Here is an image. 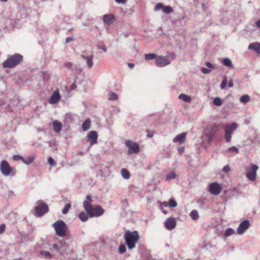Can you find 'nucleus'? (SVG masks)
Returning a JSON list of instances; mask_svg holds the SVG:
<instances>
[{
  "mask_svg": "<svg viewBox=\"0 0 260 260\" xmlns=\"http://www.w3.org/2000/svg\"><path fill=\"white\" fill-rule=\"evenodd\" d=\"M77 87V86L75 84V83H73L71 86H70V87H69L68 86H66V89L68 91V92H71V91L74 90L76 89V88Z\"/></svg>",
  "mask_w": 260,
  "mask_h": 260,
  "instance_id": "37998d69",
  "label": "nucleus"
},
{
  "mask_svg": "<svg viewBox=\"0 0 260 260\" xmlns=\"http://www.w3.org/2000/svg\"><path fill=\"white\" fill-rule=\"evenodd\" d=\"M92 202V199L91 196L90 194H87L86 196V199L83 202V205L84 209H86L87 208L89 207L91 205V203Z\"/></svg>",
  "mask_w": 260,
  "mask_h": 260,
  "instance_id": "aec40b11",
  "label": "nucleus"
},
{
  "mask_svg": "<svg viewBox=\"0 0 260 260\" xmlns=\"http://www.w3.org/2000/svg\"><path fill=\"white\" fill-rule=\"evenodd\" d=\"M250 225L249 221L244 220L242 221L237 228V233L239 235H243L245 231L249 228Z\"/></svg>",
  "mask_w": 260,
  "mask_h": 260,
  "instance_id": "4468645a",
  "label": "nucleus"
},
{
  "mask_svg": "<svg viewBox=\"0 0 260 260\" xmlns=\"http://www.w3.org/2000/svg\"><path fill=\"white\" fill-rule=\"evenodd\" d=\"M81 56L83 59L84 61L85 62L86 66L87 68L90 69L93 67V55L92 54L87 55L86 54H82Z\"/></svg>",
  "mask_w": 260,
  "mask_h": 260,
  "instance_id": "2eb2a0df",
  "label": "nucleus"
},
{
  "mask_svg": "<svg viewBox=\"0 0 260 260\" xmlns=\"http://www.w3.org/2000/svg\"><path fill=\"white\" fill-rule=\"evenodd\" d=\"M23 157L18 154H15L13 156V158L14 160L17 161L21 160L22 161Z\"/></svg>",
  "mask_w": 260,
  "mask_h": 260,
  "instance_id": "de8ad7c7",
  "label": "nucleus"
},
{
  "mask_svg": "<svg viewBox=\"0 0 260 260\" xmlns=\"http://www.w3.org/2000/svg\"><path fill=\"white\" fill-rule=\"evenodd\" d=\"M248 49L250 50H254L258 54L260 53V43H252L249 45Z\"/></svg>",
  "mask_w": 260,
  "mask_h": 260,
  "instance_id": "412c9836",
  "label": "nucleus"
},
{
  "mask_svg": "<svg viewBox=\"0 0 260 260\" xmlns=\"http://www.w3.org/2000/svg\"><path fill=\"white\" fill-rule=\"evenodd\" d=\"M125 244L129 249H132L136 247V244L138 241L139 235L137 231L131 232L127 231L124 236Z\"/></svg>",
  "mask_w": 260,
  "mask_h": 260,
  "instance_id": "f257e3e1",
  "label": "nucleus"
},
{
  "mask_svg": "<svg viewBox=\"0 0 260 260\" xmlns=\"http://www.w3.org/2000/svg\"><path fill=\"white\" fill-rule=\"evenodd\" d=\"M237 127V124L236 123H233L225 126L224 128V137L226 142H229L231 140L232 134Z\"/></svg>",
  "mask_w": 260,
  "mask_h": 260,
  "instance_id": "1a4fd4ad",
  "label": "nucleus"
},
{
  "mask_svg": "<svg viewBox=\"0 0 260 260\" xmlns=\"http://www.w3.org/2000/svg\"><path fill=\"white\" fill-rule=\"evenodd\" d=\"M0 170L3 175L8 176L11 174L12 168L7 160H3L1 162Z\"/></svg>",
  "mask_w": 260,
  "mask_h": 260,
  "instance_id": "9d476101",
  "label": "nucleus"
},
{
  "mask_svg": "<svg viewBox=\"0 0 260 260\" xmlns=\"http://www.w3.org/2000/svg\"><path fill=\"white\" fill-rule=\"evenodd\" d=\"M117 3L119 4H124L126 0H115Z\"/></svg>",
  "mask_w": 260,
  "mask_h": 260,
  "instance_id": "0e129e2a",
  "label": "nucleus"
},
{
  "mask_svg": "<svg viewBox=\"0 0 260 260\" xmlns=\"http://www.w3.org/2000/svg\"><path fill=\"white\" fill-rule=\"evenodd\" d=\"M98 137V133L94 131H90L87 135L88 141L90 143V144L96 143Z\"/></svg>",
  "mask_w": 260,
  "mask_h": 260,
  "instance_id": "a211bd4d",
  "label": "nucleus"
},
{
  "mask_svg": "<svg viewBox=\"0 0 260 260\" xmlns=\"http://www.w3.org/2000/svg\"><path fill=\"white\" fill-rule=\"evenodd\" d=\"M250 100L249 96L247 94L243 95L240 98V102L242 103L246 104Z\"/></svg>",
  "mask_w": 260,
  "mask_h": 260,
  "instance_id": "473e14b6",
  "label": "nucleus"
},
{
  "mask_svg": "<svg viewBox=\"0 0 260 260\" xmlns=\"http://www.w3.org/2000/svg\"><path fill=\"white\" fill-rule=\"evenodd\" d=\"M206 66L208 68H209L210 69H213L214 68L213 65L211 63L209 62V61H207V62H206Z\"/></svg>",
  "mask_w": 260,
  "mask_h": 260,
  "instance_id": "bf43d9fd",
  "label": "nucleus"
},
{
  "mask_svg": "<svg viewBox=\"0 0 260 260\" xmlns=\"http://www.w3.org/2000/svg\"><path fill=\"white\" fill-rule=\"evenodd\" d=\"M35 158L34 156H29L26 158L23 157L22 162L27 165H29L34 161Z\"/></svg>",
  "mask_w": 260,
  "mask_h": 260,
  "instance_id": "a878e982",
  "label": "nucleus"
},
{
  "mask_svg": "<svg viewBox=\"0 0 260 260\" xmlns=\"http://www.w3.org/2000/svg\"><path fill=\"white\" fill-rule=\"evenodd\" d=\"M223 64L226 67H231L232 66V62L231 59L229 58H224L222 60Z\"/></svg>",
  "mask_w": 260,
  "mask_h": 260,
  "instance_id": "f704fd0d",
  "label": "nucleus"
},
{
  "mask_svg": "<svg viewBox=\"0 0 260 260\" xmlns=\"http://www.w3.org/2000/svg\"><path fill=\"white\" fill-rule=\"evenodd\" d=\"M23 60V56L19 53H15L9 57L3 63L4 68H13L20 64Z\"/></svg>",
  "mask_w": 260,
  "mask_h": 260,
  "instance_id": "f03ea898",
  "label": "nucleus"
},
{
  "mask_svg": "<svg viewBox=\"0 0 260 260\" xmlns=\"http://www.w3.org/2000/svg\"><path fill=\"white\" fill-rule=\"evenodd\" d=\"M213 103L214 105L220 106L222 105L221 99L219 97H216L213 99Z\"/></svg>",
  "mask_w": 260,
  "mask_h": 260,
  "instance_id": "e433bc0d",
  "label": "nucleus"
},
{
  "mask_svg": "<svg viewBox=\"0 0 260 260\" xmlns=\"http://www.w3.org/2000/svg\"><path fill=\"white\" fill-rule=\"evenodd\" d=\"M160 182V180L158 179H156V178H154L151 182L149 184V186L151 185H153L154 187L153 188V190H154L156 188L157 185Z\"/></svg>",
  "mask_w": 260,
  "mask_h": 260,
  "instance_id": "c756f323",
  "label": "nucleus"
},
{
  "mask_svg": "<svg viewBox=\"0 0 260 260\" xmlns=\"http://www.w3.org/2000/svg\"><path fill=\"white\" fill-rule=\"evenodd\" d=\"M109 100L110 101H115L118 99V95L116 93L113 92H110L109 93Z\"/></svg>",
  "mask_w": 260,
  "mask_h": 260,
  "instance_id": "c9c22d12",
  "label": "nucleus"
},
{
  "mask_svg": "<svg viewBox=\"0 0 260 260\" xmlns=\"http://www.w3.org/2000/svg\"><path fill=\"white\" fill-rule=\"evenodd\" d=\"M121 176L124 179H129L130 177H131V174L129 173V172L127 170H126V169H122L121 170Z\"/></svg>",
  "mask_w": 260,
  "mask_h": 260,
  "instance_id": "393cba45",
  "label": "nucleus"
},
{
  "mask_svg": "<svg viewBox=\"0 0 260 260\" xmlns=\"http://www.w3.org/2000/svg\"><path fill=\"white\" fill-rule=\"evenodd\" d=\"M235 233V231L234 229L229 228L225 230L224 236L225 237H228L233 235Z\"/></svg>",
  "mask_w": 260,
  "mask_h": 260,
  "instance_id": "c85d7f7f",
  "label": "nucleus"
},
{
  "mask_svg": "<svg viewBox=\"0 0 260 260\" xmlns=\"http://www.w3.org/2000/svg\"><path fill=\"white\" fill-rule=\"evenodd\" d=\"M227 84H228V78H227L226 76H224L223 77V80L220 84L221 89H224L226 87Z\"/></svg>",
  "mask_w": 260,
  "mask_h": 260,
  "instance_id": "58836bf2",
  "label": "nucleus"
},
{
  "mask_svg": "<svg viewBox=\"0 0 260 260\" xmlns=\"http://www.w3.org/2000/svg\"><path fill=\"white\" fill-rule=\"evenodd\" d=\"M89 217H99L104 213V210L100 205L91 206L85 210Z\"/></svg>",
  "mask_w": 260,
  "mask_h": 260,
  "instance_id": "39448f33",
  "label": "nucleus"
},
{
  "mask_svg": "<svg viewBox=\"0 0 260 260\" xmlns=\"http://www.w3.org/2000/svg\"><path fill=\"white\" fill-rule=\"evenodd\" d=\"M185 133L180 134L175 137V138L173 139V142L175 143L179 142V144H182L185 142Z\"/></svg>",
  "mask_w": 260,
  "mask_h": 260,
  "instance_id": "6ab92c4d",
  "label": "nucleus"
},
{
  "mask_svg": "<svg viewBox=\"0 0 260 260\" xmlns=\"http://www.w3.org/2000/svg\"><path fill=\"white\" fill-rule=\"evenodd\" d=\"M190 216L193 220H196L199 217L198 212L196 210H193L190 212Z\"/></svg>",
  "mask_w": 260,
  "mask_h": 260,
  "instance_id": "2f4dec72",
  "label": "nucleus"
},
{
  "mask_svg": "<svg viewBox=\"0 0 260 260\" xmlns=\"http://www.w3.org/2000/svg\"><path fill=\"white\" fill-rule=\"evenodd\" d=\"M41 255L44 256L46 258H51L52 256L50 252L47 251H41L40 252Z\"/></svg>",
  "mask_w": 260,
  "mask_h": 260,
  "instance_id": "ea45409f",
  "label": "nucleus"
},
{
  "mask_svg": "<svg viewBox=\"0 0 260 260\" xmlns=\"http://www.w3.org/2000/svg\"><path fill=\"white\" fill-rule=\"evenodd\" d=\"M26 17L19 18V16H17V18L15 20L11 19H7L5 20L6 24H10L13 27H19L22 24L26 21Z\"/></svg>",
  "mask_w": 260,
  "mask_h": 260,
  "instance_id": "9b49d317",
  "label": "nucleus"
},
{
  "mask_svg": "<svg viewBox=\"0 0 260 260\" xmlns=\"http://www.w3.org/2000/svg\"><path fill=\"white\" fill-rule=\"evenodd\" d=\"M210 193L214 196L218 195L221 190V187L218 183L215 182L211 183L209 187Z\"/></svg>",
  "mask_w": 260,
  "mask_h": 260,
  "instance_id": "ddd939ff",
  "label": "nucleus"
},
{
  "mask_svg": "<svg viewBox=\"0 0 260 260\" xmlns=\"http://www.w3.org/2000/svg\"><path fill=\"white\" fill-rule=\"evenodd\" d=\"M157 56L154 53H149L147 54V60L149 59H152L155 58L156 59V58H157Z\"/></svg>",
  "mask_w": 260,
  "mask_h": 260,
  "instance_id": "09e8293b",
  "label": "nucleus"
},
{
  "mask_svg": "<svg viewBox=\"0 0 260 260\" xmlns=\"http://www.w3.org/2000/svg\"><path fill=\"white\" fill-rule=\"evenodd\" d=\"M175 58V54L171 53L165 56H158L156 58L155 63L157 67H164L170 64Z\"/></svg>",
  "mask_w": 260,
  "mask_h": 260,
  "instance_id": "7ed1b4c3",
  "label": "nucleus"
},
{
  "mask_svg": "<svg viewBox=\"0 0 260 260\" xmlns=\"http://www.w3.org/2000/svg\"><path fill=\"white\" fill-rule=\"evenodd\" d=\"M234 86V83L232 80H230L228 83V86L230 88L233 87Z\"/></svg>",
  "mask_w": 260,
  "mask_h": 260,
  "instance_id": "052dcab7",
  "label": "nucleus"
},
{
  "mask_svg": "<svg viewBox=\"0 0 260 260\" xmlns=\"http://www.w3.org/2000/svg\"><path fill=\"white\" fill-rule=\"evenodd\" d=\"M118 251L120 254L124 253L126 251L125 246L124 244H120L119 247Z\"/></svg>",
  "mask_w": 260,
  "mask_h": 260,
  "instance_id": "79ce46f5",
  "label": "nucleus"
},
{
  "mask_svg": "<svg viewBox=\"0 0 260 260\" xmlns=\"http://www.w3.org/2000/svg\"><path fill=\"white\" fill-rule=\"evenodd\" d=\"M178 153L179 154V155H182V153L184 152V147H180L179 148H178Z\"/></svg>",
  "mask_w": 260,
  "mask_h": 260,
  "instance_id": "13d9d810",
  "label": "nucleus"
},
{
  "mask_svg": "<svg viewBox=\"0 0 260 260\" xmlns=\"http://www.w3.org/2000/svg\"><path fill=\"white\" fill-rule=\"evenodd\" d=\"M97 48L98 49H100L103 50V51H104L105 52H107V48H106V47L104 45L98 44L97 45Z\"/></svg>",
  "mask_w": 260,
  "mask_h": 260,
  "instance_id": "8fccbe9b",
  "label": "nucleus"
},
{
  "mask_svg": "<svg viewBox=\"0 0 260 260\" xmlns=\"http://www.w3.org/2000/svg\"><path fill=\"white\" fill-rule=\"evenodd\" d=\"M179 99L186 102H189L191 101V98L189 96L183 93H181L179 95Z\"/></svg>",
  "mask_w": 260,
  "mask_h": 260,
  "instance_id": "cd10ccee",
  "label": "nucleus"
},
{
  "mask_svg": "<svg viewBox=\"0 0 260 260\" xmlns=\"http://www.w3.org/2000/svg\"><path fill=\"white\" fill-rule=\"evenodd\" d=\"M169 205L170 207L174 208L177 206V203L173 199H171L169 201Z\"/></svg>",
  "mask_w": 260,
  "mask_h": 260,
  "instance_id": "a19ab883",
  "label": "nucleus"
},
{
  "mask_svg": "<svg viewBox=\"0 0 260 260\" xmlns=\"http://www.w3.org/2000/svg\"><path fill=\"white\" fill-rule=\"evenodd\" d=\"M61 99V96L60 95L59 90L57 89L54 91L53 94L51 95L49 103L50 104H55L59 102Z\"/></svg>",
  "mask_w": 260,
  "mask_h": 260,
  "instance_id": "dca6fc26",
  "label": "nucleus"
},
{
  "mask_svg": "<svg viewBox=\"0 0 260 260\" xmlns=\"http://www.w3.org/2000/svg\"><path fill=\"white\" fill-rule=\"evenodd\" d=\"M258 167L254 164H251L249 168L246 169V176L251 181H254L256 179V171Z\"/></svg>",
  "mask_w": 260,
  "mask_h": 260,
  "instance_id": "6e6552de",
  "label": "nucleus"
},
{
  "mask_svg": "<svg viewBox=\"0 0 260 260\" xmlns=\"http://www.w3.org/2000/svg\"><path fill=\"white\" fill-rule=\"evenodd\" d=\"M73 40V37H69L66 38V43H69L71 41H72Z\"/></svg>",
  "mask_w": 260,
  "mask_h": 260,
  "instance_id": "680f3d73",
  "label": "nucleus"
},
{
  "mask_svg": "<svg viewBox=\"0 0 260 260\" xmlns=\"http://www.w3.org/2000/svg\"><path fill=\"white\" fill-rule=\"evenodd\" d=\"M227 152H234L236 153H238L239 150L237 147L235 146H232L228 149L226 150Z\"/></svg>",
  "mask_w": 260,
  "mask_h": 260,
  "instance_id": "c03bdc74",
  "label": "nucleus"
},
{
  "mask_svg": "<svg viewBox=\"0 0 260 260\" xmlns=\"http://www.w3.org/2000/svg\"><path fill=\"white\" fill-rule=\"evenodd\" d=\"M162 11H163L164 13H165L166 14H170L172 12H173V9L170 6H164V7L163 8V10H162Z\"/></svg>",
  "mask_w": 260,
  "mask_h": 260,
  "instance_id": "72a5a7b5",
  "label": "nucleus"
},
{
  "mask_svg": "<svg viewBox=\"0 0 260 260\" xmlns=\"http://www.w3.org/2000/svg\"><path fill=\"white\" fill-rule=\"evenodd\" d=\"M103 21L107 24H110L115 20V17L112 14H105L103 16Z\"/></svg>",
  "mask_w": 260,
  "mask_h": 260,
  "instance_id": "4be33fe9",
  "label": "nucleus"
},
{
  "mask_svg": "<svg viewBox=\"0 0 260 260\" xmlns=\"http://www.w3.org/2000/svg\"><path fill=\"white\" fill-rule=\"evenodd\" d=\"M153 136V133L152 132H149L147 131V137L151 138Z\"/></svg>",
  "mask_w": 260,
  "mask_h": 260,
  "instance_id": "e2e57ef3",
  "label": "nucleus"
},
{
  "mask_svg": "<svg viewBox=\"0 0 260 260\" xmlns=\"http://www.w3.org/2000/svg\"><path fill=\"white\" fill-rule=\"evenodd\" d=\"M6 229V225L5 224H2L0 225V234L4 232Z\"/></svg>",
  "mask_w": 260,
  "mask_h": 260,
  "instance_id": "5fc2aeb1",
  "label": "nucleus"
},
{
  "mask_svg": "<svg viewBox=\"0 0 260 260\" xmlns=\"http://www.w3.org/2000/svg\"><path fill=\"white\" fill-rule=\"evenodd\" d=\"M7 195L9 197L12 198L15 196V193L13 190H9L7 193Z\"/></svg>",
  "mask_w": 260,
  "mask_h": 260,
  "instance_id": "864d4df0",
  "label": "nucleus"
},
{
  "mask_svg": "<svg viewBox=\"0 0 260 260\" xmlns=\"http://www.w3.org/2000/svg\"><path fill=\"white\" fill-rule=\"evenodd\" d=\"M124 144L128 149L127 151L128 154H138L139 152L140 147L137 143L131 140H126Z\"/></svg>",
  "mask_w": 260,
  "mask_h": 260,
  "instance_id": "0eeeda50",
  "label": "nucleus"
},
{
  "mask_svg": "<svg viewBox=\"0 0 260 260\" xmlns=\"http://www.w3.org/2000/svg\"><path fill=\"white\" fill-rule=\"evenodd\" d=\"M91 125V120L89 118L86 119L82 124V128L83 131H86L88 130Z\"/></svg>",
  "mask_w": 260,
  "mask_h": 260,
  "instance_id": "b1692460",
  "label": "nucleus"
},
{
  "mask_svg": "<svg viewBox=\"0 0 260 260\" xmlns=\"http://www.w3.org/2000/svg\"><path fill=\"white\" fill-rule=\"evenodd\" d=\"M71 207V204H70V203H68L67 204L64 208H63V209L62 210V213L63 214H67L68 212H69V209H70V208Z\"/></svg>",
  "mask_w": 260,
  "mask_h": 260,
  "instance_id": "4c0bfd02",
  "label": "nucleus"
},
{
  "mask_svg": "<svg viewBox=\"0 0 260 260\" xmlns=\"http://www.w3.org/2000/svg\"><path fill=\"white\" fill-rule=\"evenodd\" d=\"M25 14V10H21L20 12V15H24Z\"/></svg>",
  "mask_w": 260,
  "mask_h": 260,
  "instance_id": "338daca9",
  "label": "nucleus"
},
{
  "mask_svg": "<svg viewBox=\"0 0 260 260\" xmlns=\"http://www.w3.org/2000/svg\"><path fill=\"white\" fill-rule=\"evenodd\" d=\"M72 63L70 62H68L64 63V66L68 69H71L72 67Z\"/></svg>",
  "mask_w": 260,
  "mask_h": 260,
  "instance_id": "603ef678",
  "label": "nucleus"
},
{
  "mask_svg": "<svg viewBox=\"0 0 260 260\" xmlns=\"http://www.w3.org/2000/svg\"><path fill=\"white\" fill-rule=\"evenodd\" d=\"M49 211L48 205L44 203H41L35 208L36 215L38 217H41L45 214L47 213Z\"/></svg>",
  "mask_w": 260,
  "mask_h": 260,
  "instance_id": "f8f14e48",
  "label": "nucleus"
},
{
  "mask_svg": "<svg viewBox=\"0 0 260 260\" xmlns=\"http://www.w3.org/2000/svg\"><path fill=\"white\" fill-rule=\"evenodd\" d=\"M202 72L203 73H204L205 74H208L210 73L211 70L210 69H206L205 68H202Z\"/></svg>",
  "mask_w": 260,
  "mask_h": 260,
  "instance_id": "3c124183",
  "label": "nucleus"
},
{
  "mask_svg": "<svg viewBox=\"0 0 260 260\" xmlns=\"http://www.w3.org/2000/svg\"><path fill=\"white\" fill-rule=\"evenodd\" d=\"M52 125L53 126V130L55 132L59 133L61 131L62 126L61 122L57 120H55L53 122Z\"/></svg>",
  "mask_w": 260,
  "mask_h": 260,
  "instance_id": "5701e85b",
  "label": "nucleus"
},
{
  "mask_svg": "<svg viewBox=\"0 0 260 260\" xmlns=\"http://www.w3.org/2000/svg\"><path fill=\"white\" fill-rule=\"evenodd\" d=\"M219 130V126L216 124L209 125L205 130V135L210 142L214 138L216 133Z\"/></svg>",
  "mask_w": 260,
  "mask_h": 260,
  "instance_id": "423d86ee",
  "label": "nucleus"
},
{
  "mask_svg": "<svg viewBox=\"0 0 260 260\" xmlns=\"http://www.w3.org/2000/svg\"><path fill=\"white\" fill-rule=\"evenodd\" d=\"M127 65H128V67L130 68H132L134 67V64L133 63H130V62L128 63Z\"/></svg>",
  "mask_w": 260,
  "mask_h": 260,
  "instance_id": "69168bd1",
  "label": "nucleus"
},
{
  "mask_svg": "<svg viewBox=\"0 0 260 260\" xmlns=\"http://www.w3.org/2000/svg\"><path fill=\"white\" fill-rule=\"evenodd\" d=\"M48 162L51 166H55V165H56V164H55V162L54 160L51 157H48Z\"/></svg>",
  "mask_w": 260,
  "mask_h": 260,
  "instance_id": "49530a36",
  "label": "nucleus"
},
{
  "mask_svg": "<svg viewBox=\"0 0 260 260\" xmlns=\"http://www.w3.org/2000/svg\"><path fill=\"white\" fill-rule=\"evenodd\" d=\"M52 226L55 229V233L57 236L61 237L65 236L67 230V225L63 221L59 220L54 222L52 224Z\"/></svg>",
  "mask_w": 260,
  "mask_h": 260,
  "instance_id": "20e7f679",
  "label": "nucleus"
},
{
  "mask_svg": "<svg viewBox=\"0 0 260 260\" xmlns=\"http://www.w3.org/2000/svg\"><path fill=\"white\" fill-rule=\"evenodd\" d=\"M88 214H86V213H85L84 212H81L79 214L78 217H79V218L80 219V220H81L82 221L85 222L88 219Z\"/></svg>",
  "mask_w": 260,
  "mask_h": 260,
  "instance_id": "bb28decb",
  "label": "nucleus"
},
{
  "mask_svg": "<svg viewBox=\"0 0 260 260\" xmlns=\"http://www.w3.org/2000/svg\"><path fill=\"white\" fill-rule=\"evenodd\" d=\"M256 23V26H257L258 27L260 28V20H257V21L256 22V23Z\"/></svg>",
  "mask_w": 260,
  "mask_h": 260,
  "instance_id": "774afa93",
  "label": "nucleus"
},
{
  "mask_svg": "<svg viewBox=\"0 0 260 260\" xmlns=\"http://www.w3.org/2000/svg\"><path fill=\"white\" fill-rule=\"evenodd\" d=\"M176 177V174L175 172L172 171L167 175L166 179V180L169 181L175 179Z\"/></svg>",
  "mask_w": 260,
  "mask_h": 260,
  "instance_id": "7c9ffc66",
  "label": "nucleus"
},
{
  "mask_svg": "<svg viewBox=\"0 0 260 260\" xmlns=\"http://www.w3.org/2000/svg\"><path fill=\"white\" fill-rule=\"evenodd\" d=\"M160 207L161 209L164 208V207H167L168 206V203L167 202H163L160 203Z\"/></svg>",
  "mask_w": 260,
  "mask_h": 260,
  "instance_id": "4d7b16f0",
  "label": "nucleus"
},
{
  "mask_svg": "<svg viewBox=\"0 0 260 260\" xmlns=\"http://www.w3.org/2000/svg\"><path fill=\"white\" fill-rule=\"evenodd\" d=\"M222 171L224 172H229L230 171V168L228 165H226L223 168Z\"/></svg>",
  "mask_w": 260,
  "mask_h": 260,
  "instance_id": "6e6d98bb",
  "label": "nucleus"
},
{
  "mask_svg": "<svg viewBox=\"0 0 260 260\" xmlns=\"http://www.w3.org/2000/svg\"><path fill=\"white\" fill-rule=\"evenodd\" d=\"M164 7V5L162 3H157L156 5V6H155L154 10L158 11L160 9L163 10Z\"/></svg>",
  "mask_w": 260,
  "mask_h": 260,
  "instance_id": "a18cd8bd",
  "label": "nucleus"
},
{
  "mask_svg": "<svg viewBox=\"0 0 260 260\" xmlns=\"http://www.w3.org/2000/svg\"><path fill=\"white\" fill-rule=\"evenodd\" d=\"M164 224L167 229L172 230L175 228L176 221L175 218L171 217L165 221Z\"/></svg>",
  "mask_w": 260,
  "mask_h": 260,
  "instance_id": "f3484780",
  "label": "nucleus"
}]
</instances>
